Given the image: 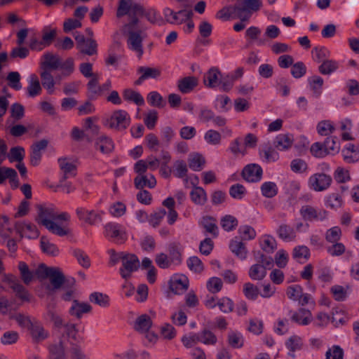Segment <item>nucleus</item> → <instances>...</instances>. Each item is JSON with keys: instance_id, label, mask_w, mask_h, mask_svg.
I'll list each match as a JSON object with an SVG mask.
<instances>
[{"instance_id": "nucleus-35", "label": "nucleus", "mask_w": 359, "mask_h": 359, "mask_svg": "<svg viewBox=\"0 0 359 359\" xmlns=\"http://www.w3.org/2000/svg\"><path fill=\"white\" fill-rule=\"evenodd\" d=\"M339 67V62L334 60H327L321 62L318 67V72L323 75H330Z\"/></svg>"}, {"instance_id": "nucleus-17", "label": "nucleus", "mask_w": 359, "mask_h": 359, "mask_svg": "<svg viewBox=\"0 0 359 359\" xmlns=\"http://www.w3.org/2000/svg\"><path fill=\"white\" fill-rule=\"evenodd\" d=\"M28 329L34 342L43 341L48 337V332L45 330L41 323L37 320H33Z\"/></svg>"}, {"instance_id": "nucleus-37", "label": "nucleus", "mask_w": 359, "mask_h": 359, "mask_svg": "<svg viewBox=\"0 0 359 359\" xmlns=\"http://www.w3.org/2000/svg\"><path fill=\"white\" fill-rule=\"evenodd\" d=\"M27 90L28 96L31 97H34L41 93L42 88L36 74H32L30 76Z\"/></svg>"}, {"instance_id": "nucleus-33", "label": "nucleus", "mask_w": 359, "mask_h": 359, "mask_svg": "<svg viewBox=\"0 0 359 359\" xmlns=\"http://www.w3.org/2000/svg\"><path fill=\"white\" fill-rule=\"evenodd\" d=\"M190 198L191 201L198 205H203L208 200L205 191L201 187L194 186L190 192Z\"/></svg>"}, {"instance_id": "nucleus-9", "label": "nucleus", "mask_w": 359, "mask_h": 359, "mask_svg": "<svg viewBox=\"0 0 359 359\" xmlns=\"http://www.w3.org/2000/svg\"><path fill=\"white\" fill-rule=\"evenodd\" d=\"M130 118L124 110H116L111 115L109 120V126L117 130H124L130 125Z\"/></svg>"}, {"instance_id": "nucleus-36", "label": "nucleus", "mask_w": 359, "mask_h": 359, "mask_svg": "<svg viewBox=\"0 0 359 359\" xmlns=\"http://www.w3.org/2000/svg\"><path fill=\"white\" fill-rule=\"evenodd\" d=\"M89 300L90 302L102 308H107L110 304L109 297L106 294L99 292H94L91 293L89 295Z\"/></svg>"}, {"instance_id": "nucleus-40", "label": "nucleus", "mask_w": 359, "mask_h": 359, "mask_svg": "<svg viewBox=\"0 0 359 359\" xmlns=\"http://www.w3.org/2000/svg\"><path fill=\"white\" fill-rule=\"evenodd\" d=\"M227 341L233 348H242L244 345V339L242 334L237 331H230L227 336Z\"/></svg>"}, {"instance_id": "nucleus-21", "label": "nucleus", "mask_w": 359, "mask_h": 359, "mask_svg": "<svg viewBox=\"0 0 359 359\" xmlns=\"http://www.w3.org/2000/svg\"><path fill=\"white\" fill-rule=\"evenodd\" d=\"M134 185L137 189H143L146 187L153 189L156 185V180L151 174L137 175L134 179Z\"/></svg>"}, {"instance_id": "nucleus-3", "label": "nucleus", "mask_w": 359, "mask_h": 359, "mask_svg": "<svg viewBox=\"0 0 359 359\" xmlns=\"http://www.w3.org/2000/svg\"><path fill=\"white\" fill-rule=\"evenodd\" d=\"M262 6L261 0H237L233 7V13L241 20H248L252 14Z\"/></svg>"}, {"instance_id": "nucleus-59", "label": "nucleus", "mask_w": 359, "mask_h": 359, "mask_svg": "<svg viewBox=\"0 0 359 359\" xmlns=\"http://www.w3.org/2000/svg\"><path fill=\"white\" fill-rule=\"evenodd\" d=\"M253 255L256 264H261L264 266L271 269L273 266V259L271 257L264 255L261 251H254Z\"/></svg>"}, {"instance_id": "nucleus-5", "label": "nucleus", "mask_w": 359, "mask_h": 359, "mask_svg": "<svg viewBox=\"0 0 359 359\" xmlns=\"http://www.w3.org/2000/svg\"><path fill=\"white\" fill-rule=\"evenodd\" d=\"M122 267L119 272L121 277L126 280L130 278L133 272L136 271L140 266V260L135 254L126 253L122 257Z\"/></svg>"}, {"instance_id": "nucleus-42", "label": "nucleus", "mask_w": 359, "mask_h": 359, "mask_svg": "<svg viewBox=\"0 0 359 359\" xmlns=\"http://www.w3.org/2000/svg\"><path fill=\"white\" fill-rule=\"evenodd\" d=\"M260 190L263 196L271 198L278 194V188L273 182H265L262 184Z\"/></svg>"}, {"instance_id": "nucleus-4", "label": "nucleus", "mask_w": 359, "mask_h": 359, "mask_svg": "<svg viewBox=\"0 0 359 359\" xmlns=\"http://www.w3.org/2000/svg\"><path fill=\"white\" fill-rule=\"evenodd\" d=\"M104 229L105 237L117 244L124 243L128 238L125 228L120 224L109 222L104 226Z\"/></svg>"}, {"instance_id": "nucleus-52", "label": "nucleus", "mask_w": 359, "mask_h": 359, "mask_svg": "<svg viewBox=\"0 0 359 359\" xmlns=\"http://www.w3.org/2000/svg\"><path fill=\"white\" fill-rule=\"evenodd\" d=\"M205 163V158L199 154L191 155L189 158V166L194 171H200Z\"/></svg>"}, {"instance_id": "nucleus-64", "label": "nucleus", "mask_w": 359, "mask_h": 359, "mask_svg": "<svg viewBox=\"0 0 359 359\" xmlns=\"http://www.w3.org/2000/svg\"><path fill=\"white\" fill-rule=\"evenodd\" d=\"M344 350L339 345H333L325 353V359H344Z\"/></svg>"}, {"instance_id": "nucleus-30", "label": "nucleus", "mask_w": 359, "mask_h": 359, "mask_svg": "<svg viewBox=\"0 0 359 359\" xmlns=\"http://www.w3.org/2000/svg\"><path fill=\"white\" fill-rule=\"evenodd\" d=\"M40 77L43 87L47 90L49 95H52L55 90V80L50 71L41 70Z\"/></svg>"}, {"instance_id": "nucleus-32", "label": "nucleus", "mask_w": 359, "mask_h": 359, "mask_svg": "<svg viewBox=\"0 0 359 359\" xmlns=\"http://www.w3.org/2000/svg\"><path fill=\"white\" fill-rule=\"evenodd\" d=\"M278 236L284 241H292L296 238V233L292 227L286 224H281L276 230Z\"/></svg>"}, {"instance_id": "nucleus-11", "label": "nucleus", "mask_w": 359, "mask_h": 359, "mask_svg": "<svg viewBox=\"0 0 359 359\" xmlns=\"http://www.w3.org/2000/svg\"><path fill=\"white\" fill-rule=\"evenodd\" d=\"M169 287L175 294H182L188 290L189 280L184 275L175 276L169 281Z\"/></svg>"}, {"instance_id": "nucleus-2", "label": "nucleus", "mask_w": 359, "mask_h": 359, "mask_svg": "<svg viewBox=\"0 0 359 359\" xmlns=\"http://www.w3.org/2000/svg\"><path fill=\"white\" fill-rule=\"evenodd\" d=\"M144 14L143 6L133 0H119L116 11L117 18L128 15L130 22L126 25V27L133 29L138 23V17Z\"/></svg>"}, {"instance_id": "nucleus-57", "label": "nucleus", "mask_w": 359, "mask_h": 359, "mask_svg": "<svg viewBox=\"0 0 359 359\" xmlns=\"http://www.w3.org/2000/svg\"><path fill=\"white\" fill-rule=\"evenodd\" d=\"M292 255L299 262H301L302 259L306 261L310 257V250L305 245H299L294 248Z\"/></svg>"}, {"instance_id": "nucleus-6", "label": "nucleus", "mask_w": 359, "mask_h": 359, "mask_svg": "<svg viewBox=\"0 0 359 359\" xmlns=\"http://www.w3.org/2000/svg\"><path fill=\"white\" fill-rule=\"evenodd\" d=\"M299 212L302 218L306 221L323 222L327 218L328 212L322 208H316L309 205L302 206Z\"/></svg>"}, {"instance_id": "nucleus-48", "label": "nucleus", "mask_w": 359, "mask_h": 359, "mask_svg": "<svg viewBox=\"0 0 359 359\" xmlns=\"http://www.w3.org/2000/svg\"><path fill=\"white\" fill-rule=\"evenodd\" d=\"M325 205L327 207L333 210L341 208L343 205V200L341 195L338 193H332L328 195L325 199Z\"/></svg>"}, {"instance_id": "nucleus-7", "label": "nucleus", "mask_w": 359, "mask_h": 359, "mask_svg": "<svg viewBox=\"0 0 359 359\" xmlns=\"http://www.w3.org/2000/svg\"><path fill=\"white\" fill-rule=\"evenodd\" d=\"M332 182V177L329 175L318 172L312 175L309 179V186L316 191H323L328 189Z\"/></svg>"}, {"instance_id": "nucleus-12", "label": "nucleus", "mask_w": 359, "mask_h": 359, "mask_svg": "<svg viewBox=\"0 0 359 359\" xmlns=\"http://www.w3.org/2000/svg\"><path fill=\"white\" fill-rule=\"evenodd\" d=\"M127 43L129 49L136 52L139 57H142L143 54L142 38L140 32L129 31Z\"/></svg>"}, {"instance_id": "nucleus-31", "label": "nucleus", "mask_w": 359, "mask_h": 359, "mask_svg": "<svg viewBox=\"0 0 359 359\" xmlns=\"http://www.w3.org/2000/svg\"><path fill=\"white\" fill-rule=\"evenodd\" d=\"M58 163L60 169L63 171V176L60 179V182H64L68 177L76 175V166L67 161L66 158H59Z\"/></svg>"}, {"instance_id": "nucleus-22", "label": "nucleus", "mask_w": 359, "mask_h": 359, "mask_svg": "<svg viewBox=\"0 0 359 359\" xmlns=\"http://www.w3.org/2000/svg\"><path fill=\"white\" fill-rule=\"evenodd\" d=\"M91 311L92 306L89 304L80 302L78 300L74 299L69 309V313L71 316L80 319L83 313H90Z\"/></svg>"}, {"instance_id": "nucleus-41", "label": "nucleus", "mask_w": 359, "mask_h": 359, "mask_svg": "<svg viewBox=\"0 0 359 359\" xmlns=\"http://www.w3.org/2000/svg\"><path fill=\"white\" fill-rule=\"evenodd\" d=\"M123 97L125 100L134 102L138 106L144 104V98L141 94L130 88L124 90Z\"/></svg>"}, {"instance_id": "nucleus-16", "label": "nucleus", "mask_w": 359, "mask_h": 359, "mask_svg": "<svg viewBox=\"0 0 359 359\" xmlns=\"http://www.w3.org/2000/svg\"><path fill=\"white\" fill-rule=\"evenodd\" d=\"M229 249L239 259L242 260L246 259L248 250L239 237L236 236L230 241Z\"/></svg>"}, {"instance_id": "nucleus-38", "label": "nucleus", "mask_w": 359, "mask_h": 359, "mask_svg": "<svg viewBox=\"0 0 359 359\" xmlns=\"http://www.w3.org/2000/svg\"><path fill=\"white\" fill-rule=\"evenodd\" d=\"M151 325L152 320L151 318L147 314H143L136 319L135 329L140 332H146L149 331Z\"/></svg>"}, {"instance_id": "nucleus-49", "label": "nucleus", "mask_w": 359, "mask_h": 359, "mask_svg": "<svg viewBox=\"0 0 359 359\" xmlns=\"http://www.w3.org/2000/svg\"><path fill=\"white\" fill-rule=\"evenodd\" d=\"M341 236L342 231L341 228L338 226H335L326 231L325 238L327 242L333 243L339 242Z\"/></svg>"}, {"instance_id": "nucleus-24", "label": "nucleus", "mask_w": 359, "mask_h": 359, "mask_svg": "<svg viewBox=\"0 0 359 359\" xmlns=\"http://www.w3.org/2000/svg\"><path fill=\"white\" fill-rule=\"evenodd\" d=\"M11 288L15 292V295L23 302L30 301V294L18 280L13 278L8 280Z\"/></svg>"}, {"instance_id": "nucleus-47", "label": "nucleus", "mask_w": 359, "mask_h": 359, "mask_svg": "<svg viewBox=\"0 0 359 359\" xmlns=\"http://www.w3.org/2000/svg\"><path fill=\"white\" fill-rule=\"evenodd\" d=\"M147 102L151 106L158 108H163L165 106L166 102L163 97L156 91H152L147 95Z\"/></svg>"}, {"instance_id": "nucleus-29", "label": "nucleus", "mask_w": 359, "mask_h": 359, "mask_svg": "<svg viewBox=\"0 0 359 359\" xmlns=\"http://www.w3.org/2000/svg\"><path fill=\"white\" fill-rule=\"evenodd\" d=\"M95 148L102 154H107L114 150V145L111 139L107 136L102 135L96 140Z\"/></svg>"}, {"instance_id": "nucleus-54", "label": "nucleus", "mask_w": 359, "mask_h": 359, "mask_svg": "<svg viewBox=\"0 0 359 359\" xmlns=\"http://www.w3.org/2000/svg\"><path fill=\"white\" fill-rule=\"evenodd\" d=\"M137 72L143 74V76L146 79H157L161 74V69L157 67H140L137 69Z\"/></svg>"}, {"instance_id": "nucleus-63", "label": "nucleus", "mask_w": 359, "mask_h": 359, "mask_svg": "<svg viewBox=\"0 0 359 359\" xmlns=\"http://www.w3.org/2000/svg\"><path fill=\"white\" fill-rule=\"evenodd\" d=\"M238 233L241 236V240H252L256 237V231L251 226L243 225L238 229Z\"/></svg>"}, {"instance_id": "nucleus-10", "label": "nucleus", "mask_w": 359, "mask_h": 359, "mask_svg": "<svg viewBox=\"0 0 359 359\" xmlns=\"http://www.w3.org/2000/svg\"><path fill=\"white\" fill-rule=\"evenodd\" d=\"M263 170L262 167L255 163L247 165L242 171V177L248 182H258L262 180Z\"/></svg>"}, {"instance_id": "nucleus-51", "label": "nucleus", "mask_w": 359, "mask_h": 359, "mask_svg": "<svg viewBox=\"0 0 359 359\" xmlns=\"http://www.w3.org/2000/svg\"><path fill=\"white\" fill-rule=\"evenodd\" d=\"M220 224L224 231H231L236 228L238 222L235 217L226 215L221 219Z\"/></svg>"}, {"instance_id": "nucleus-55", "label": "nucleus", "mask_w": 359, "mask_h": 359, "mask_svg": "<svg viewBox=\"0 0 359 359\" xmlns=\"http://www.w3.org/2000/svg\"><path fill=\"white\" fill-rule=\"evenodd\" d=\"M319 135L327 136L335 130V128L330 121L325 120L320 121L316 127Z\"/></svg>"}, {"instance_id": "nucleus-20", "label": "nucleus", "mask_w": 359, "mask_h": 359, "mask_svg": "<svg viewBox=\"0 0 359 359\" xmlns=\"http://www.w3.org/2000/svg\"><path fill=\"white\" fill-rule=\"evenodd\" d=\"M198 80L195 76H186L177 81V88L183 94L189 93L198 86Z\"/></svg>"}, {"instance_id": "nucleus-62", "label": "nucleus", "mask_w": 359, "mask_h": 359, "mask_svg": "<svg viewBox=\"0 0 359 359\" xmlns=\"http://www.w3.org/2000/svg\"><path fill=\"white\" fill-rule=\"evenodd\" d=\"M204 139L207 143L212 145H218L221 142V134L215 130H208L204 135Z\"/></svg>"}, {"instance_id": "nucleus-50", "label": "nucleus", "mask_w": 359, "mask_h": 359, "mask_svg": "<svg viewBox=\"0 0 359 359\" xmlns=\"http://www.w3.org/2000/svg\"><path fill=\"white\" fill-rule=\"evenodd\" d=\"M40 244L42 251L48 255L56 256L59 252L57 247L55 244L50 243L46 236H41Z\"/></svg>"}, {"instance_id": "nucleus-26", "label": "nucleus", "mask_w": 359, "mask_h": 359, "mask_svg": "<svg viewBox=\"0 0 359 359\" xmlns=\"http://www.w3.org/2000/svg\"><path fill=\"white\" fill-rule=\"evenodd\" d=\"M6 179H9L10 182L14 184L15 188L18 187L19 180L15 170L4 166L0 167V184H3Z\"/></svg>"}, {"instance_id": "nucleus-58", "label": "nucleus", "mask_w": 359, "mask_h": 359, "mask_svg": "<svg viewBox=\"0 0 359 359\" xmlns=\"http://www.w3.org/2000/svg\"><path fill=\"white\" fill-rule=\"evenodd\" d=\"M243 294L250 300H255L259 295V289L252 283H245L243 285Z\"/></svg>"}, {"instance_id": "nucleus-61", "label": "nucleus", "mask_w": 359, "mask_h": 359, "mask_svg": "<svg viewBox=\"0 0 359 359\" xmlns=\"http://www.w3.org/2000/svg\"><path fill=\"white\" fill-rule=\"evenodd\" d=\"M325 146L324 142H315L311 146L310 151L316 158H324L329 155Z\"/></svg>"}, {"instance_id": "nucleus-13", "label": "nucleus", "mask_w": 359, "mask_h": 359, "mask_svg": "<svg viewBox=\"0 0 359 359\" xmlns=\"http://www.w3.org/2000/svg\"><path fill=\"white\" fill-rule=\"evenodd\" d=\"M168 256L172 263L180 265L182 262L183 247L179 242H170L168 244Z\"/></svg>"}, {"instance_id": "nucleus-23", "label": "nucleus", "mask_w": 359, "mask_h": 359, "mask_svg": "<svg viewBox=\"0 0 359 359\" xmlns=\"http://www.w3.org/2000/svg\"><path fill=\"white\" fill-rule=\"evenodd\" d=\"M293 140V136L290 134H279L273 140V146L279 151H285L292 147Z\"/></svg>"}, {"instance_id": "nucleus-34", "label": "nucleus", "mask_w": 359, "mask_h": 359, "mask_svg": "<svg viewBox=\"0 0 359 359\" xmlns=\"http://www.w3.org/2000/svg\"><path fill=\"white\" fill-rule=\"evenodd\" d=\"M267 269V267L264 266L261 264H255L250 267L248 275L252 280H262L266 276Z\"/></svg>"}, {"instance_id": "nucleus-39", "label": "nucleus", "mask_w": 359, "mask_h": 359, "mask_svg": "<svg viewBox=\"0 0 359 359\" xmlns=\"http://www.w3.org/2000/svg\"><path fill=\"white\" fill-rule=\"evenodd\" d=\"M308 83L314 96L318 97L322 93V87L324 83L323 79L320 76L313 75L308 79Z\"/></svg>"}, {"instance_id": "nucleus-56", "label": "nucleus", "mask_w": 359, "mask_h": 359, "mask_svg": "<svg viewBox=\"0 0 359 359\" xmlns=\"http://www.w3.org/2000/svg\"><path fill=\"white\" fill-rule=\"evenodd\" d=\"M72 254L83 268L88 269L90 266V258L83 250L78 248L73 249Z\"/></svg>"}, {"instance_id": "nucleus-18", "label": "nucleus", "mask_w": 359, "mask_h": 359, "mask_svg": "<svg viewBox=\"0 0 359 359\" xmlns=\"http://www.w3.org/2000/svg\"><path fill=\"white\" fill-rule=\"evenodd\" d=\"M75 38V40L76 41V48L77 49H79V50L83 53V54H85V55H95L97 54V43L96 41L94 40V39H90V48L89 49H84L82 46L83 43H85L87 41V39H86L85 36L83 35V34H76L74 36Z\"/></svg>"}, {"instance_id": "nucleus-14", "label": "nucleus", "mask_w": 359, "mask_h": 359, "mask_svg": "<svg viewBox=\"0 0 359 359\" xmlns=\"http://www.w3.org/2000/svg\"><path fill=\"white\" fill-rule=\"evenodd\" d=\"M222 73L217 67H211L203 76V83L206 87L216 88L219 86Z\"/></svg>"}, {"instance_id": "nucleus-43", "label": "nucleus", "mask_w": 359, "mask_h": 359, "mask_svg": "<svg viewBox=\"0 0 359 359\" xmlns=\"http://www.w3.org/2000/svg\"><path fill=\"white\" fill-rule=\"evenodd\" d=\"M199 341L205 345L214 346L217 341V336L208 329H203L198 332Z\"/></svg>"}, {"instance_id": "nucleus-8", "label": "nucleus", "mask_w": 359, "mask_h": 359, "mask_svg": "<svg viewBox=\"0 0 359 359\" xmlns=\"http://www.w3.org/2000/svg\"><path fill=\"white\" fill-rule=\"evenodd\" d=\"M76 215L78 219L89 225H95L102 222V215L103 212H97L94 210H88L84 207H77L76 208Z\"/></svg>"}, {"instance_id": "nucleus-28", "label": "nucleus", "mask_w": 359, "mask_h": 359, "mask_svg": "<svg viewBox=\"0 0 359 359\" xmlns=\"http://www.w3.org/2000/svg\"><path fill=\"white\" fill-rule=\"evenodd\" d=\"M53 290L60 289L65 283V277L58 267H53L48 276Z\"/></svg>"}, {"instance_id": "nucleus-45", "label": "nucleus", "mask_w": 359, "mask_h": 359, "mask_svg": "<svg viewBox=\"0 0 359 359\" xmlns=\"http://www.w3.org/2000/svg\"><path fill=\"white\" fill-rule=\"evenodd\" d=\"M48 349L53 359H67L62 341H60L58 344L50 345Z\"/></svg>"}, {"instance_id": "nucleus-15", "label": "nucleus", "mask_w": 359, "mask_h": 359, "mask_svg": "<svg viewBox=\"0 0 359 359\" xmlns=\"http://www.w3.org/2000/svg\"><path fill=\"white\" fill-rule=\"evenodd\" d=\"M43 60L41 62V69L51 71L56 70L60 66V59L56 55L51 53L47 52L43 55Z\"/></svg>"}, {"instance_id": "nucleus-46", "label": "nucleus", "mask_w": 359, "mask_h": 359, "mask_svg": "<svg viewBox=\"0 0 359 359\" xmlns=\"http://www.w3.org/2000/svg\"><path fill=\"white\" fill-rule=\"evenodd\" d=\"M25 156V151L22 147H14L10 149L7 157L11 163H20L23 161Z\"/></svg>"}, {"instance_id": "nucleus-27", "label": "nucleus", "mask_w": 359, "mask_h": 359, "mask_svg": "<svg viewBox=\"0 0 359 359\" xmlns=\"http://www.w3.org/2000/svg\"><path fill=\"white\" fill-rule=\"evenodd\" d=\"M291 319L299 325H307L312 321L313 318L309 310L301 308L292 315Z\"/></svg>"}, {"instance_id": "nucleus-53", "label": "nucleus", "mask_w": 359, "mask_h": 359, "mask_svg": "<svg viewBox=\"0 0 359 359\" xmlns=\"http://www.w3.org/2000/svg\"><path fill=\"white\" fill-rule=\"evenodd\" d=\"M312 53L314 54V60L317 62H323L328 60L327 58L330 55V50L325 46H316L312 50Z\"/></svg>"}, {"instance_id": "nucleus-1", "label": "nucleus", "mask_w": 359, "mask_h": 359, "mask_svg": "<svg viewBox=\"0 0 359 359\" xmlns=\"http://www.w3.org/2000/svg\"><path fill=\"white\" fill-rule=\"evenodd\" d=\"M39 224L44 226L50 232L58 236H65L69 234V229L65 226H61L55 220L69 222L70 215L67 212H58L54 207H45L42 205H37V217Z\"/></svg>"}, {"instance_id": "nucleus-44", "label": "nucleus", "mask_w": 359, "mask_h": 359, "mask_svg": "<svg viewBox=\"0 0 359 359\" xmlns=\"http://www.w3.org/2000/svg\"><path fill=\"white\" fill-rule=\"evenodd\" d=\"M18 269L23 283L29 285L34 278V273L29 270L28 265L24 262H19Z\"/></svg>"}, {"instance_id": "nucleus-25", "label": "nucleus", "mask_w": 359, "mask_h": 359, "mask_svg": "<svg viewBox=\"0 0 359 359\" xmlns=\"http://www.w3.org/2000/svg\"><path fill=\"white\" fill-rule=\"evenodd\" d=\"M192 15L191 9L185 8L178 11H174L173 18L168 19V22L173 25H181L191 19Z\"/></svg>"}, {"instance_id": "nucleus-60", "label": "nucleus", "mask_w": 359, "mask_h": 359, "mask_svg": "<svg viewBox=\"0 0 359 359\" xmlns=\"http://www.w3.org/2000/svg\"><path fill=\"white\" fill-rule=\"evenodd\" d=\"M247 193L245 187L241 184H235L229 188V195L235 199L241 200Z\"/></svg>"}, {"instance_id": "nucleus-19", "label": "nucleus", "mask_w": 359, "mask_h": 359, "mask_svg": "<svg viewBox=\"0 0 359 359\" xmlns=\"http://www.w3.org/2000/svg\"><path fill=\"white\" fill-rule=\"evenodd\" d=\"M100 75L95 73L87 83V96L90 100H96L102 96L100 85L99 84Z\"/></svg>"}]
</instances>
